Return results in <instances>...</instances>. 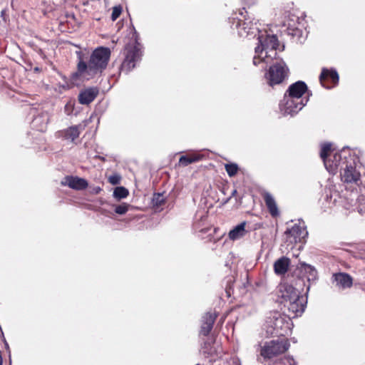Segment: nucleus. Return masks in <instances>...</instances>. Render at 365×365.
Masks as SVG:
<instances>
[{
	"label": "nucleus",
	"instance_id": "17",
	"mask_svg": "<svg viewBox=\"0 0 365 365\" xmlns=\"http://www.w3.org/2000/svg\"><path fill=\"white\" fill-rule=\"evenodd\" d=\"M284 237L291 244L302 242L308 235L307 230H286Z\"/></svg>",
	"mask_w": 365,
	"mask_h": 365
},
{
	"label": "nucleus",
	"instance_id": "3",
	"mask_svg": "<svg viewBox=\"0 0 365 365\" xmlns=\"http://www.w3.org/2000/svg\"><path fill=\"white\" fill-rule=\"evenodd\" d=\"M258 40L259 44L255 50L253 63L255 66L261 65L262 68H264L268 63L277 58V48L279 42L274 35H262L259 36Z\"/></svg>",
	"mask_w": 365,
	"mask_h": 365
},
{
	"label": "nucleus",
	"instance_id": "2",
	"mask_svg": "<svg viewBox=\"0 0 365 365\" xmlns=\"http://www.w3.org/2000/svg\"><path fill=\"white\" fill-rule=\"evenodd\" d=\"M278 297L280 299V303L287 309L292 318L298 317L304 312L307 302L299 296V291L293 286L281 284L279 286Z\"/></svg>",
	"mask_w": 365,
	"mask_h": 365
},
{
	"label": "nucleus",
	"instance_id": "15",
	"mask_svg": "<svg viewBox=\"0 0 365 365\" xmlns=\"http://www.w3.org/2000/svg\"><path fill=\"white\" fill-rule=\"evenodd\" d=\"M240 15L243 19H240L237 21V27L238 29V34L241 36H245L254 33V30H258V28H254V24L252 21L246 19L243 16V11L240 12Z\"/></svg>",
	"mask_w": 365,
	"mask_h": 365
},
{
	"label": "nucleus",
	"instance_id": "5",
	"mask_svg": "<svg viewBox=\"0 0 365 365\" xmlns=\"http://www.w3.org/2000/svg\"><path fill=\"white\" fill-rule=\"evenodd\" d=\"M361 164L357 155L349 158L347 164L341 168L340 176L341 180L345 185L346 189L357 190L363 188L365 181L361 180Z\"/></svg>",
	"mask_w": 365,
	"mask_h": 365
},
{
	"label": "nucleus",
	"instance_id": "34",
	"mask_svg": "<svg viewBox=\"0 0 365 365\" xmlns=\"http://www.w3.org/2000/svg\"><path fill=\"white\" fill-rule=\"evenodd\" d=\"M247 225V222L246 221H243L236 225L234 228H245Z\"/></svg>",
	"mask_w": 365,
	"mask_h": 365
},
{
	"label": "nucleus",
	"instance_id": "35",
	"mask_svg": "<svg viewBox=\"0 0 365 365\" xmlns=\"http://www.w3.org/2000/svg\"><path fill=\"white\" fill-rule=\"evenodd\" d=\"M101 191V188L100 187H96L93 189V192L95 194H98Z\"/></svg>",
	"mask_w": 365,
	"mask_h": 365
},
{
	"label": "nucleus",
	"instance_id": "10",
	"mask_svg": "<svg viewBox=\"0 0 365 365\" xmlns=\"http://www.w3.org/2000/svg\"><path fill=\"white\" fill-rule=\"evenodd\" d=\"M308 99H297L284 95L279 103V110L283 115L297 113L307 104Z\"/></svg>",
	"mask_w": 365,
	"mask_h": 365
},
{
	"label": "nucleus",
	"instance_id": "29",
	"mask_svg": "<svg viewBox=\"0 0 365 365\" xmlns=\"http://www.w3.org/2000/svg\"><path fill=\"white\" fill-rule=\"evenodd\" d=\"M128 208H129V205H128L126 203H122L120 205L115 206V212L117 214L123 215L128 212Z\"/></svg>",
	"mask_w": 365,
	"mask_h": 365
},
{
	"label": "nucleus",
	"instance_id": "7",
	"mask_svg": "<svg viewBox=\"0 0 365 365\" xmlns=\"http://www.w3.org/2000/svg\"><path fill=\"white\" fill-rule=\"evenodd\" d=\"M215 339L211 336L199 337V353L210 362L215 361L222 356V350L215 345Z\"/></svg>",
	"mask_w": 365,
	"mask_h": 365
},
{
	"label": "nucleus",
	"instance_id": "13",
	"mask_svg": "<svg viewBox=\"0 0 365 365\" xmlns=\"http://www.w3.org/2000/svg\"><path fill=\"white\" fill-rule=\"evenodd\" d=\"M61 184L63 186H68L71 189L76 190H81L86 189L88 183L86 180L77 177L68 175L66 176L61 181Z\"/></svg>",
	"mask_w": 365,
	"mask_h": 365
},
{
	"label": "nucleus",
	"instance_id": "8",
	"mask_svg": "<svg viewBox=\"0 0 365 365\" xmlns=\"http://www.w3.org/2000/svg\"><path fill=\"white\" fill-rule=\"evenodd\" d=\"M142 56L140 43L136 40L133 44H128L125 48V58L120 67V70L125 73L135 67L136 63L140 60Z\"/></svg>",
	"mask_w": 365,
	"mask_h": 365
},
{
	"label": "nucleus",
	"instance_id": "28",
	"mask_svg": "<svg viewBox=\"0 0 365 365\" xmlns=\"http://www.w3.org/2000/svg\"><path fill=\"white\" fill-rule=\"evenodd\" d=\"M225 170L230 177L235 175L238 171V166L235 163L225 164Z\"/></svg>",
	"mask_w": 365,
	"mask_h": 365
},
{
	"label": "nucleus",
	"instance_id": "9",
	"mask_svg": "<svg viewBox=\"0 0 365 365\" xmlns=\"http://www.w3.org/2000/svg\"><path fill=\"white\" fill-rule=\"evenodd\" d=\"M289 346L287 340H272L266 342L260 349V354L264 359H271L285 352Z\"/></svg>",
	"mask_w": 365,
	"mask_h": 365
},
{
	"label": "nucleus",
	"instance_id": "30",
	"mask_svg": "<svg viewBox=\"0 0 365 365\" xmlns=\"http://www.w3.org/2000/svg\"><path fill=\"white\" fill-rule=\"evenodd\" d=\"M122 12V7L120 6H116L113 8V11L111 14V19L113 21H115Z\"/></svg>",
	"mask_w": 365,
	"mask_h": 365
},
{
	"label": "nucleus",
	"instance_id": "20",
	"mask_svg": "<svg viewBox=\"0 0 365 365\" xmlns=\"http://www.w3.org/2000/svg\"><path fill=\"white\" fill-rule=\"evenodd\" d=\"M289 262V259L286 257L279 258L274 264V272L278 275L284 274L288 270Z\"/></svg>",
	"mask_w": 365,
	"mask_h": 365
},
{
	"label": "nucleus",
	"instance_id": "24",
	"mask_svg": "<svg viewBox=\"0 0 365 365\" xmlns=\"http://www.w3.org/2000/svg\"><path fill=\"white\" fill-rule=\"evenodd\" d=\"M200 155H193L191 156L182 155L180 158L179 163L183 166H187L192 163L200 160Z\"/></svg>",
	"mask_w": 365,
	"mask_h": 365
},
{
	"label": "nucleus",
	"instance_id": "27",
	"mask_svg": "<svg viewBox=\"0 0 365 365\" xmlns=\"http://www.w3.org/2000/svg\"><path fill=\"white\" fill-rule=\"evenodd\" d=\"M152 201L154 207H159L164 204L165 197L163 194L157 193L154 195Z\"/></svg>",
	"mask_w": 365,
	"mask_h": 365
},
{
	"label": "nucleus",
	"instance_id": "1",
	"mask_svg": "<svg viewBox=\"0 0 365 365\" xmlns=\"http://www.w3.org/2000/svg\"><path fill=\"white\" fill-rule=\"evenodd\" d=\"M110 51L108 48L100 47L91 54L88 64L82 60L78 63V71L74 76H79L83 80H89L96 74L106 68L110 58Z\"/></svg>",
	"mask_w": 365,
	"mask_h": 365
},
{
	"label": "nucleus",
	"instance_id": "25",
	"mask_svg": "<svg viewBox=\"0 0 365 365\" xmlns=\"http://www.w3.org/2000/svg\"><path fill=\"white\" fill-rule=\"evenodd\" d=\"M129 194L128 190L124 187H116L113 191V197L117 200L125 198Z\"/></svg>",
	"mask_w": 365,
	"mask_h": 365
},
{
	"label": "nucleus",
	"instance_id": "4",
	"mask_svg": "<svg viewBox=\"0 0 365 365\" xmlns=\"http://www.w3.org/2000/svg\"><path fill=\"white\" fill-rule=\"evenodd\" d=\"M356 155L349 149L344 148L336 152L331 143L322 145L320 157L324 161L326 169L332 174H335L339 167L344 168L347 164L349 158Z\"/></svg>",
	"mask_w": 365,
	"mask_h": 365
},
{
	"label": "nucleus",
	"instance_id": "22",
	"mask_svg": "<svg viewBox=\"0 0 365 365\" xmlns=\"http://www.w3.org/2000/svg\"><path fill=\"white\" fill-rule=\"evenodd\" d=\"M300 269L307 274L309 282L314 281L317 279V271L314 267L305 262H300Z\"/></svg>",
	"mask_w": 365,
	"mask_h": 365
},
{
	"label": "nucleus",
	"instance_id": "32",
	"mask_svg": "<svg viewBox=\"0 0 365 365\" xmlns=\"http://www.w3.org/2000/svg\"><path fill=\"white\" fill-rule=\"evenodd\" d=\"M339 197V194L337 192L334 191L331 192L329 195L327 196V200L329 201L332 205H336L337 202V197Z\"/></svg>",
	"mask_w": 365,
	"mask_h": 365
},
{
	"label": "nucleus",
	"instance_id": "19",
	"mask_svg": "<svg viewBox=\"0 0 365 365\" xmlns=\"http://www.w3.org/2000/svg\"><path fill=\"white\" fill-rule=\"evenodd\" d=\"M336 286L341 289L349 288L352 286V278L346 273L339 272L333 275Z\"/></svg>",
	"mask_w": 365,
	"mask_h": 365
},
{
	"label": "nucleus",
	"instance_id": "31",
	"mask_svg": "<svg viewBox=\"0 0 365 365\" xmlns=\"http://www.w3.org/2000/svg\"><path fill=\"white\" fill-rule=\"evenodd\" d=\"M121 177L118 174H113L108 178V182L113 185L120 182Z\"/></svg>",
	"mask_w": 365,
	"mask_h": 365
},
{
	"label": "nucleus",
	"instance_id": "18",
	"mask_svg": "<svg viewBox=\"0 0 365 365\" xmlns=\"http://www.w3.org/2000/svg\"><path fill=\"white\" fill-rule=\"evenodd\" d=\"M98 90L96 88H88L82 91L78 96L81 104L87 105L91 103L97 96Z\"/></svg>",
	"mask_w": 365,
	"mask_h": 365
},
{
	"label": "nucleus",
	"instance_id": "26",
	"mask_svg": "<svg viewBox=\"0 0 365 365\" xmlns=\"http://www.w3.org/2000/svg\"><path fill=\"white\" fill-rule=\"evenodd\" d=\"M246 232V230H230L229 237L232 240H238L243 237Z\"/></svg>",
	"mask_w": 365,
	"mask_h": 365
},
{
	"label": "nucleus",
	"instance_id": "33",
	"mask_svg": "<svg viewBox=\"0 0 365 365\" xmlns=\"http://www.w3.org/2000/svg\"><path fill=\"white\" fill-rule=\"evenodd\" d=\"M290 228H307V225L304 220L299 219L293 225H290Z\"/></svg>",
	"mask_w": 365,
	"mask_h": 365
},
{
	"label": "nucleus",
	"instance_id": "37",
	"mask_svg": "<svg viewBox=\"0 0 365 365\" xmlns=\"http://www.w3.org/2000/svg\"><path fill=\"white\" fill-rule=\"evenodd\" d=\"M5 345H6V347H8V344L6 342L5 343Z\"/></svg>",
	"mask_w": 365,
	"mask_h": 365
},
{
	"label": "nucleus",
	"instance_id": "23",
	"mask_svg": "<svg viewBox=\"0 0 365 365\" xmlns=\"http://www.w3.org/2000/svg\"><path fill=\"white\" fill-rule=\"evenodd\" d=\"M79 128L80 126L75 125L71 126L68 129L63 130V134L64 138L67 140H71V141H73L74 140L78 138L80 135Z\"/></svg>",
	"mask_w": 365,
	"mask_h": 365
},
{
	"label": "nucleus",
	"instance_id": "16",
	"mask_svg": "<svg viewBox=\"0 0 365 365\" xmlns=\"http://www.w3.org/2000/svg\"><path fill=\"white\" fill-rule=\"evenodd\" d=\"M319 81L322 86L330 88L331 86L327 85V81H330L333 85H336L339 81V75L335 70L323 68L319 76Z\"/></svg>",
	"mask_w": 365,
	"mask_h": 365
},
{
	"label": "nucleus",
	"instance_id": "12",
	"mask_svg": "<svg viewBox=\"0 0 365 365\" xmlns=\"http://www.w3.org/2000/svg\"><path fill=\"white\" fill-rule=\"evenodd\" d=\"M217 317L215 312H206L202 316L198 333L199 337L210 336L209 334L213 328Z\"/></svg>",
	"mask_w": 365,
	"mask_h": 365
},
{
	"label": "nucleus",
	"instance_id": "21",
	"mask_svg": "<svg viewBox=\"0 0 365 365\" xmlns=\"http://www.w3.org/2000/svg\"><path fill=\"white\" fill-rule=\"evenodd\" d=\"M264 200L265 201V204L269 210V213L273 217H276L279 215V210L277 205V203L272 197V195L269 192H265L264 194Z\"/></svg>",
	"mask_w": 365,
	"mask_h": 365
},
{
	"label": "nucleus",
	"instance_id": "36",
	"mask_svg": "<svg viewBox=\"0 0 365 365\" xmlns=\"http://www.w3.org/2000/svg\"><path fill=\"white\" fill-rule=\"evenodd\" d=\"M209 230H204V229H202V230H200L199 232L201 233V234H204L205 232H206V231H208Z\"/></svg>",
	"mask_w": 365,
	"mask_h": 365
},
{
	"label": "nucleus",
	"instance_id": "6",
	"mask_svg": "<svg viewBox=\"0 0 365 365\" xmlns=\"http://www.w3.org/2000/svg\"><path fill=\"white\" fill-rule=\"evenodd\" d=\"M291 317L289 312L288 319L277 312L271 313L266 320L267 332L271 335L287 334L290 329Z\"/></svg>",
	"mask_w": 365,
	"mask_h": 365
},
{
	"label": "nucleus",
	"instance_id": "14",
	"mask_svg": "<svg viewBox=\"0 0 365 365\" xmlns=\"http://www.w3.org/2000/svg\"><path fill=\"white\" fill-rule=\"evenodd\" d=\"M307 90V86L305 83L303 81H297L289 86L284 95L297 99H307V98H303V95Z\"/></svg>",
	"mask_w": 365,
	"mask_h": 365
},
{
	"label": "nucleus",
	"instance_id": "11",
	"mask_svg": "<svg viewBox=\"0 0 365 365\" xmlns=\"http://www.w3.org/2000/svg\"><path fill=\"white\" fill-rule=\"evenodd\" d=\"M288 68L282 60H279L272 66L267 74V78L270 86L281 83L287 76Z\"/></svg>",
	"mask_w": 365,
	"mask_h": 365
}]
</instances>
